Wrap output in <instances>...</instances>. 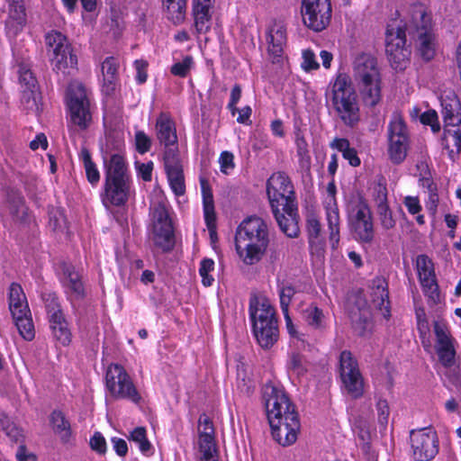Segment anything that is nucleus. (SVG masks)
I'll list each match as a JSON object with an SVG mask.
<instances>
[{
  "mask_svg": "<svg viewBox=\"0 0 461 461\" xmlns=\"http://www.w3.org/2000/svg\"><path fill=\"white\" fill-rule=\"evenodd\" d=\"M330 0H303L302 16L303 23L315 32H321L331 20Z\"/></svg>",
  "mask_w": 461,
  "mask_h": 461,
  "instance_id": "2eb2a0df",
  "label": "nucleus"
},
{
  "mask_svg": "<svg viewBox=\"0 0 461 461\" xmlns=\"http://www.w3.org/2000/svg\"><path fill=\"white\" fill-rule=\"evenodd\" d=\"M249 315L252 324L277 321L276 310L269 299L261 294H253L249 299Z\"/></svg>",
  "mask_w": 461,
  "mask_h": 461,
  "instance_id": "5701e85b",
  "label": "nucleus"
},
{
  "mask_svg": "<svg viewBox=\"0 0 461 461\" xmlns=\"http://www.w3.org/2000/svg\"><path fill=\"white\" fill-rule=\"evenodd\" d=\"M268 243V226L263 219L249 217L239 226L235 237V247L244 264L254 265L259 262Z\"/></svg>",
  "mask_w": 461,
  "mask_h": 461,
  "instance_id": "20e7f679",
  "label": "nucleus"
},
{
  "mask_svg": "<svg viewBox=\"0 0 461 461\" xmlns=\"http://www.w3.org/2000/svg\"><path fill=\"white\" fill-rule=\"evenodd\" d=\"M409 139V133L401 113H393L388 125V138Z\"/></svg>",
  "mask_w": 461,
  "mask_h": 461,
  "instance_id": "37998d69",
  "label": "nucleus"
},
{
  "mask_svg": "<svg viewBox=\"0 0 461 461\" xmlns=\"http://www.w3.org/2000/svg\"><path fill=\"white\" fill-rule=\"evenodd\" d=\"M267 194L280 230L289 238L297 237V207L290 178L285 173H274L267 180Z\"/></svg>",
  "mask_w": 461,
  "mask_h": 461,
  "instance_id": "7ed1b4c3",
  "label": "nucleus"
},
{
  "mask_svg": "<svg viewBox=\"0 0 461 461\" xmlns=\"http://www.w3.org/2000/svg\"><path fill=\"white\" fill-rule=\"evenodd\" d=\"M199 450L203 456H210L215 453L214 429L210 418L203 414L198 421Z\"/></svg>",
  "mask_w": 461,
  "mask_h": 461,
  "instance_id": "a878e982",
  "label": "nucleus"
},
{
  "mask_svg": "<svg viewBox=\"0 0 461 461\" xmlns=\"http://www.w3.org/2000/svg\"><path fill=\"white\" fill-rule=\"evenodd\" d=\"M118 60L113 57H107L101 64L103 90L106 95L112 94L118 82Z\"/></svg>",
  "mask_w": 461,
  "mask_h": 461,
  "instance_id": "2f4dec72",
  "label": "nucleus"
},
{
  "mask_svg": "<svg viewBox=\"0 0 461 461\" xmlns=\"http://www.w3.org/2000/svg\"><path fill=\"white\" fill-rule=\"evenodd\" d=\"M106 387L116 399H127L138 403L141 397L125 369L117 364L110 365L105 375Z\"/></svg>",
  "mask_w": 461,
  "mask_h": 461,
  "instance_id": "1a4fd4ad",
  "label": "nucleus"
},
{
  "mask_svg": "<svg viewBox=\"0 0 461 461\" xmlns=\"http://www.w3.org/2000/svg\"><path fill=\"white\" fill-rule=\"evenodd\" d=\"M193 64V58L191 56H186L183 60L175 63L171 67L170 71L174 76L185 77L191 70Z\"/></svg>",
  "mask_w": 461,
  "mask_h": 461,
  "instance_id": "603ef678",
  "label": "nucleus"
},
{
  "mask_svg": "<svg viewBox=\"0 0 461 461\" xmlns=\"http://www.w3.org/2000/svg\"><path fill=\"white\" fill-rule=\"evenodd\" d=\"M19 80L22 85L26 86V90L23 91L22 96V102L26 103V108H32L35 105L32 88L35 87L36 79L29 68L21 66L19 68Z\"/></svg>",
  "mask_w": 461,
  "mask_h": 461,
  "instance_id": "e433bc0d",
  "label": "nucleus"
},
{
  "mask_svg": "<svg viewBox=\"0 0 461 461\" xmlns=\"http://www.w3.org/2000/svg\"><path fill=\"white\" fill-rule=\"evenodd\" d=\"M266 41L269 55L279 58L286 42L285 25L281 22H273L267 31Z\"/></svg>",
  "mask_w": 461,
  "mask_h": 461,
  "instance_id": "bb28decb",
  "label": "nucleus"
},
{
  "mask_svg": "<svg viewBox=\"0 0 461 461\" xmlns=\"http://www.w3.org/2000/svg\"><path fill=\"white\" fill-rule=\"evenodd\" d=\"M412 456L416 461H429L438 452V440L435 430L421 429L411 432Z\"/></svg>",
  "mask_w": 461,
  "mask_h": 461,
  "instance_id": "dca6fc26",
  "label": "nucleus"
},
{
  "mask_svg": "<svg viewBox=\"0 0 461 461\" xmlns=\"http://www.w3.org/2000/svg\"><path fill=\"white\" fill-rule=\"evenodd\" d=\"M434 333L436 336V352L440 364L447 368L458 366L456 359V340L450 335L447 326L439 321L434 322Z\"/></svg>",
  "mask_w": 461,
  "mask_h": 461,
  "instance_id": "f3484780",
  "label": "nucleus"
},
{
  "mask_svg": "<svg viewBox=\"0 0 461 461\" xmlns=\"http://www.w3.org/2000/svg\"><path fill=\"white\" fill-rule=\"evenodd\" d=\"M296 149L301 167L308 170L311 167V156L309 153L308 144L305 139L302 136L296 137Z\"/></svg>",
  "mask_w": 461,
  "mask_h": 461,
  "instance_id": "de8ad7c7",
  "label": "nucleus"
},
{
  "mask_svg": "<svg viewBox=\"0 0 461 461\" xmlns=\"http://www.w3.org/2000/svg\"><path fill=\"white\" fill-rule=\"evenodd\" d=\"M409 148V139L388 138V155L393 164L402 163Z\"/></svg>",
  "mask_w": 461,
  "mask_h": 461,
  "instance_id": "58836bf2",
  "label": "nucleus"
},
{
  "mask_svg": "<svg viewBox=\"0 0 461 461\" xmlns=\"http://www.w3.org/2000/svg\"><path fill=\"white\" fill-rule=\"evenodd\" d=\"M70 120L80 129H86L92 120V107L87 89L82 83L71 82L67 95Z\"/></svg>",
  "mask_w": 461,
  "mask_h": 461,
  "instance_id": "0eeeda50",
  "label": "nucleus"
},
{
  "mask_svg": "<svg viewBox=\"0 0 461 461\" xmlns=\"http://www.w3.org/2000/svg\"><path fill=\"white\" fill-rule=\"evenodd\" d=\"M91 448L99 454H104L106 451V442L100 432H95L90 438Z\"/></svg>",
  "mask_w": 461,
  "mask_h": 461,
  "instance_id": "338daca9",
  "label": "nucleus"
},
{
  "mask_svg": "<svg viewBox=\"0 0 461 461\" xmlns=\"http://www.w3.org/2000/svg\"><path fill=\"white\" fill-rule=\"evenodd\" d=\"M164 165L171 190L177 196L183 195L185 193V184L178 153L173 149L166 151Z\"/></svg>",
  "mask_w": 461,
  "mask_h": 461,
  "instance_id": "412c9836",
  "label": "nucleus"
},
{
  "mask_svg": "<svg viewBox=\"0 0 461 461\" xmlns=\"http://www.w3.org/2000/svg\"><path fill=\"white\" fill-rule=\"evenodd\" d=\"M62 282L67 293L74 299H81L85 296V288L81 277L74 267L66 266L63 268Z\"/></svg>",
  "mask_w": 461,
  "mask_h": 461,
  "instance_id": "72a5a7b5",
  "label": "nucleus"
},
{
  "mask_svg": "<svg viewBox=\"0 0 461 461\" xmlns=\"http://www.w3.org/2000/svg\"><path fill=\"white\" fill-rule=\"evenodd\" d=\"M352 79L363 104L375 107L382 101V69L377 59L371 54L362 53L352 64V78L346 73H339L330 83L326 94L327 102L334 114L348 127L356 126L361 117L360 102Z\"/></svg>",
  "mask_w": 461,
  "mask_h": 461,
  "instance_id": "f257e3e1",
  "label": "nucleus"
},
{
  "mask_svg": "<svg viewBox=\"0 0 461 461\" xmlns=\"http://www.w3.org/2000/svg\"><path fill=\"white\" fill-rule=\"evenodd\" d=\"M263 399L272 436L281 446L293 445L300 431V420L295 407L286 393L278 387L266 385Z\"/></svg>",
  "mask_w": 461,
  "mask_h": 461,
  "instance_id": "f03ea898",
  "label": "nucleus"
},
{
  "mask_svg": "<svg viewBox=\"0 0 461 461\" xmlns=\"http://www.w3.org/2000/svg\"><path fill=\"white\" fill-rule=\"evenodd\" d=\"M384 279L376 277L372 283V305L385 318L389 316V299Z\"/></svg>",
  "mask_w": 461,
  "mask_h": 461,
  "instance_id": "473e14b6",
  "label": "nucleus"
},
{
  "mask_svg": "<svg viewBox=\"0 0 461 461\" xmlns=\"http://www.w3.org/2000/svg\"><path fill=\"white\" fill-rule=\"evenodd\" d=\"M7 202L10 204V210L12 213H18L23 212L24 209L23 198L17 192L12 191L8 194Z\"/></svg>",
  "mask_w": 461,
  "mask_h": 461,
  "instance_id": "680f3d73",
  "label": "nucleus"
},
{
  "mask_svg": "<svg viewBox=\"0 0 461 461\" xmlns=\"http://www.w3.org/2000/svg\"><path fill=\"white\" fill-rule=\"evenodd\" d=\"M287 367L290 372L298 377L303 375L306 372L305 361L299 354L290 356Z\"/></svg>",
  "mask_w": 461,
  "mask_h": 461,
  "instance_id": "3c124183",
  "label": "nucleus"
},
{
  "mask_svg": "<svg viewBox=\"0 0 461 461\" xmlns=\"http://www.w3.org/2000/svg\"><path fill=\"white\" fill-rule=\"evenodd\" d=\"M50 423L54 431L59 435L60 438L64 442L68 441L71 435L70 423L60 411H54L51 413Z\"/></svg>",
  "mask_w": 461,
  "mask_h": 461,
  "instance_id": "a19ab883",
  "label": "nucleus"
},
{
  "mask_svg": "<svg viewBox=\"0 0 461 461\" xmlns=\"http://www.w3.org/2000/svg\"><path fill=\"white\" fill-rule=\"evenodd\" d=\"M154 164L152 161L147 163L135 162L137 176L145 182H150L152 179V171Z\"/></svg>",
  "mask_w": 461,
  "mask_h": 461,
  "instance_id": "6e6d98bb",
  "label": "nucleus"
},
{
  "mask_svg": "<svg viewBox=\"0 0 461 461\" xmlns=\"http://www.w3.org/2000/svg\"><path fill=\"white\" fill-rule=\"evenodd\" d=\"M402 27L409 35L433 31L434 24L430 12L422 4L411 5L408 20Z\"/></svg>",
  "mask_w": 461,
  "mask_h": 461,
  "instance_id": "4be33fe9",
  "label": "nucleus"
},
{
  "mask_svg": "<svg viewBox=\"0 0 461 461\" xmlns=\"http://www.w3.org/2000/svg\"><path fill=\"white\" fill-rule=\"evenodd\" d=\"M9 309L20 335L26 340L34 338V327L26 295L18 284H12L9 289Z\"/></svg>",
  "mask_w": 461,
  "mask_h": 461,
  "instance_id": "6e6552de",
  "label": "nucleus"
},
{
  "mask_svg": "<svg viewBox=\"0 0 461 461\" xmlns=\"http://www.w3.org/2000/svg\"><path fill=\"white\" fill-rule=\"evenodd\" d=\"M167 18L175 24L182 23L185 19L187 0H162Z\"/></svg>",
  "mask_w": 461,
  "mask_h": 461,
  "instance_id": "4c0bfd02",
  "label": "nucleus"
},
{
  "mask_svg": "<svg viewBox=\"0 0 461 461\" xmlns=\"http://www.w3.org/2000/svg\"><path fill=\"white\" fill-rule=\"evenodd\" d=\"M252 328L258 343L263 348H271L278 339L277 321L252 324Z\"/></svg>",
  "mask_w": 461,
  "mask_h": 461,
  "instance_id": "c756f323",
  "label": "nucleus"
},
{
  "mask_svg": "<svg viewBox=\"0 0 461 461\" xmlns=\"http://www.w3.org/2000/svg\"><path fill=\"white\" fill-rule=\"evenodd\" d=\"M351 321L353 328L357 335L365 336L372 329V314L369 307L363 303L362 306L357 307V312H351Z\"/></svg>",
  "mask_w": 461,
  "mask_h": 461,
  "instance_id": "c9c22d12",
  "label": "nucleus"
},
{
  "mask_svg": "<svg viewBox=\"0 0 461 461\" xmlns=\"http://www.w3.org/2000/svg\"><path fill=\"white\" fill-rule=\"evenodd\" d=\"M424 185H426L428 190V200L425 203L426 209L432 216H435L439 202L437 185L431 180L426 179L424 180Z\"/></svg>",
  "mask_w": 461,
  "mask_h": 461,
  "instance_id": "a18cd8bd",
  "label": "nucleus"
},
{
  "mask_svg": "<svg viewBox=\"0 0 461 461\" xmlns=\"http://www.w3.org/2000/svg\"><path fill=\"white\" fill-rule=\"evenodd\" d=\"M444 135L442 145L448 149V156L455 160L461 151V117L460 104L453 94L441 97Z\"/></svg>",
  "mask_w": 461,
  "mask_h": 461,
  "instance_id": "423d86ee",
  "label": "nucleus"
},
{
  "mask_svg": "<svg viewBox=\"0 0 461 461\" xmlns=\"http://www.w3.org/2000/svg\"><path fill=\"white\" fill-rule=\"evenodd\" d=\"M307 230L311 245L318 243L319 235L321 232V223L315 217H311L307 220Z\"/></svg>",
  "mask_w": 461,
  "mask_h": 461,
  "instance_id": "052dcab7",
  "label": "nucleus"
},
{
  "mask_svg": "<svg viewBox=\"0 0 461 461\" xmlns=\"http://www.w3.org/2000/svg\"><path fill=\"white\" fill-rule=\"evenodd\" d=\"M221 172L224 175H230L234 167V156L230 151H222L219 158Z\"/></svg>",
  "mask_w": 461,
  "mask_h": 461,
  "instance_id": "864d4df0",
  "label": "nucleus"
},
{
  "mask_svg": "<svg viewBox=\"0 0 461 461\" xmlns=\"http://www.w3.org/2000/svg\"><path fill=\"white\" fill-rule=\"evenodd\" d=\"M416 268L424 294L429 302L436 303L439 300V291L432 261L426 255H420L416 259Z\"/></svg>",
  "mask_w": 461,
  "mask_h": 461,
  "instance_id": "aec40b11",
  "label": "nucleus"
},
{
  "mask_svg": "<svg viewBox=\"0 0 461 461\" xmlns=\"http://www.w3.org/2000/svg\"><path fill=\"white\" fill-rule=\"evenodd\" d=\"M339 375L344 389L352 398L357 399L364 394V378L350 351L344 350L339 355Z\"/></svg>",
  "mask_w": 461,
  "mask_h": 461,
  "instance_id": "f8f14e48",
  "label": "nucleus"
},
{
  "mask_svg": "<svg viewBox=\"0 0 461 461\" xmlns=\"http://www.w3.org/2000/svg\"><path fill=\"white\" fill-rule=\"evenodd\" d=\"M79 158L84 164L86 176L88 182L96 185L100 181V173L96 165L92 161L90 152L86 148H82L79 153Z\"/></svg>",
  "mask_w": 461,
  "mask_h": 461,
  "instance_id": "79ce46f5",
  "label": "nucleus"
},
{
  "mask_svg": "<svg viewBox=\"0 0 461 461\" xmlns=\"http://www.w3.org/2000/svg\"><path fill=\"white\" fill-rule=\"evenodd\" d=\"M168 209L169 205L164 194L160 192L155 193L149 206V239L154 246L163 252L170 251L175 246L174 230Z\"/></svg>",
  "mask_w": 461,
  "mask_h": 461,
  "instance_id": "39448f33",
  "label": "nucleus"
},
{
  "mask_svg": "<svg viewBox=\"0 0 461 461\" xmlns=\"http://www.w3.org/2000/svg\"><path fill=\"white\" fill-rule=\"evenodd\" d=\"M135 145L139 153L145 154L150 149L151 140L144 131H139L135 133Z\"/></svg>",
  "mask_w": 461,
  "mask_h": 461,
  "instance_id": "4d7b16f0",
  "label": "nucleus"
},
{
  "mask_svg": "<svg viewBox=\"0 0 461 461\" xmlns=\"http://www.w3.org/2000/svg\"><path fill=\"white\" fill-rule=\"evenodd\" d=\"M373 198L376 210L387 207V189L384 185L378 184L374 187Z\"/></svg>",
  "mask_w": 461,
  "mask_h": 461,
  "instance_id": "5fc2aeb1",
  "label": "nucleus"
},
{
  "mask_svg": "<svg viewBox=\"0 0 461 461\" xmlns=\"http://www.w3.org/2000/svg\"><path fill=\"white\" fill-rule=\"evenodd\" d=\"M27 23L26 8L23 0H10L5 27L14 34L21 32Z\"/></svg>",
  "mask_w": 461,
  "mask_h": 461,
  "instance_id": "cd10ccee",
  "label": "nucleus"
},
{
  "mask_svg": "<svg viewBox=\"0 0 461 461\" xmlns=\"http://www.w3.org/2000/svg\"><path fill=\"white\" fill-rule=\"evenodd\" d=\"M302 68L305 71L317 69L319 68V63L316 61L315 55L312 50H305L303 51Z\"/></svg>",
  "mask_w": 461,
  "mask_h": 461,
  "instance_id": "69168bd1",
  "label": "nucleus"
},
{
  "mask_svg": "<svg viewBox=\"0 0 461 461\" xmlns=\"http://www.w3.org/2000/svg\"><path fill=\"white\" fill-rule=\"evenodd\" d=\"M157 138L165 146V152L177 151V135L173 120L166 113H160L156 122Z\"/></svg>",
  "mask_w": 461,
  "mask_h": 461,
  "instance_id": "b1692460",
  "label": "nucleus"
},
{
  "mask_svg": "<svg viewBox=\"0 0 461 461\" xmlns=\"http://www.w3.org/2000/svg\"><path fill=\"white\" fill-rule=\"evenodd\" d=\"M414 41L417 52L424 60L434 58L437 50V37L435 30L410 35Z\"/></svg>",
  "mask_w": 461,
  "mask_h": 461,
  "instance_id": "7c9ffc66",
  "label": "nucleus"
},
{
  "mask_svg": "<svg viewBox=\"0 0 461 461\" xmlns=\"http://www.w3.org/2000/svg\"><path fill=\"white\" fill-rule=\"evenodd\" d=\"M305 317L308 323L313 327H320L323 320L322 311L315 306H310L305 311Z\"/></svg>",
  "mask_w": 461,
  "mask_h": 461,
  "instance_id": "13d9d810",
  "label": "nucleus"
},
{
  "mask_svg": "<svg viewBox=\"0 0 461 461\" xmlns=\"http://www.w3.org/2000/svg\"><path fill=\"white\" fill-rule=\"evenodd\" d=\"M278 294L282 312L286 314V312H289V305L295 294V290L292 285L281 283L278 285Z\"/></svg>",
  "mask_w": 461,
  "mask_h": 461,
  "instance_id": "49530a36",
  "label": "nucleus"
},
{
  "mask_svg": "<svg viewBox=\"0 0 461 461\" xmlns=\"http://www.w3.org/2000/svg\"><path fill=\"white\" fill-rule=\"evenodd\" d=\"M132 180L104 179L100 194L102 203L107 209L112 206H123L127 203Z\"/></svg>",
  "mask_w": 461,
  "mask_h": 461,
  "instance_id": "a211bd4d",
  "label": "nucleus"
},
{
  "mask_svg": "<svg viewBox=\"0 0 461 461\" xmlns=\"http://www.w3.org/2000/svg\"><path fill=\"white\" fill-rule=\"evenodd\" d=\"M403 204L405 205L409 213L412 215L418 214L421 211V205L417 196H405L403 199Z\"/></svg>",
  "mask_w": 461,
  "mask_h": 461,
  "instance_id": "774afa93",
  "label": "nucleus"
},
{
  "mask_svg": "<svg viewBox=\"0 0 461 461\" xmlns=\"http://www.w3.org/2000/svg\"><path fill=\"white\" fill-rule=\"evenodd\" d=\"M336 185L333 181L330 182L323 194L322 204L326 213V220L330 229V240L332 247L335 248L339 241V212L336 199Z\"/></svg>",
  "mask_w": 461,
  "mask_h": 461,
  "instance_id": "6ab92c4d",
  "label": "nucleus"
},
{
  "mask_svg": "<svg viewBox=\"0 0 461 461\" xmlns=\"http://www.w3.org/2000/svg\"><path fill=\"white\" fill-rule=\"evenodd\" d=\"M212 3L213 0H193L194 27L198 35L211 30Z\"/></svg>",
  "mask_w": 461,
  "mask_h": 461,
  "instance_id": "393cba45",
  "label": "nucleus"
},
{
  "mask_svg": "<svg viewBox=\"0 0 461 461\" xmlns=\"http://www.w3.org/2000/svg\"><path fill=\"white\" fill-rule=\"evenodd\" d=\"M46 45L55 70L66 73L67 69L76 68L77 64V56L73 54L71 46L65 35L57 31L49 32L46 35Z\"/></svg>",
  "mask_w": 461,
  "mask_h": 461,
  "instance_id": "9d476101",
  "label": "nucleus"
},
{
  "mask_svg": "<svg viewBox=\"0 0 461 461\" xmlns=\"http://www.w3.org/2000/svg\"><path fill=\"white\" fill-rule=\"evenodd\" d=\"M406 31L402 25L389 24L386 32V54L392 67L402 70L406 68L411 50L406 46Z\"/></svg>",
  "mask_w": 461,
  "mask_h": 461,
  "instance_id": "ddd939ff",
  "label": "nucleus"
},
{
  "mask_svg": "<svg viewBox=\"0 0 461 461\" xmlns=\"http://www.w3.org/2000/svg\"><path fill=\"white\" fill-rule=\"evenodd\" d=\"M200 185L203 196L204 220L208 229L212 230V229L215 227L216 222L212 191L208 181L204 178L200 179Z\"/></svg>",
  "mask_w": 461,
  "mask_h": 461,
  "instance_id": "f704fd0d",
  "label": "nucleus"
},
{
  "mask_svg": "<svg viewBox=\"0 0 461 461\" xmlns=\"http://www.w3.org/2000/svg\"><path fill=\"white\" fill-rule=\"evenodd\" d=\"M348 210L349 223L357 237L363 242L372 241L374 226L367 203L361 196L354 197L350 200Z\"/></svg>",
  "mask_w": 461,
  "mask_h": 461,
  "instance_id": "9b49d317",
  "label": "nucleus"
},
{
  "mask_svg": "<svg viewBox=\"0 0 461 461\" xmlns=\"http://www.w3.org/2000/svg\"><path fill=\"white\" fill-rule=\"evenodd\" d=\"M43 300L54 339L63 346L68 345L71 341V331L58 297L55 294H47L44 295Z\"/></svg>",
  "mask_w": 461,
  "mask_h": 461,
  "instance_id": "4468645a",
  "label": "nucleus"
},
{
  "mask_svg": "<svg viewBox=\"0 0 461 461\" xmlns=\"http://www.w3.org/2000/svg\"><path fill=\"white\" fill-rule=\"evenodd\" d=\"M214 270V261L211 258H203L200 263L199 274L204 286H211L214 278L210 275Z\"/></svg>",
  "mask_w": 461,
  "mask_h": 461,
  "instance_id": "8fccbe9b",
  "label": "nucleus"
},
{
  "mask_svg": "<svg viewBox=\"0 0 461 461\" xmlns=\"http://www.w3.org/2000/svg\"><path fill=\"white\" fill-rule=\"evenodd\" d=\"M240 97L241 87L240 85H235L230 91V101L227 105V108L230 110L232 116H235L238 112L237 104L240 100Z\"/></svg>",
  "mask_w": 461,
  "mask_h": 461,
  "instance_id": "0e129e2a",
  "label": "nucleus"
},
{
  "mask_svg": "<svg viewBox=\"0 0 461 461\" xmlns=\"http://www.w3.org/2000/svg\"><path fill=\"white\" fill-rule=\"evenodd\" d=\"M104 179L131 180L125 158L119 154H112L104 158Z\"/></svg>",
  "mask_w": 461,
  "mask_h": 461,
  "instance_id": "c85d7f7f",
  "label": "nucleus"
},
{
  "mask_svg": "<svg viewBox=\"0 0 461 461\" xmlns=\"http://www.w3.org/2000/svg\"><path fill=\"white\" fill-rule=\"evenodd\" d=\"M131 439L135 442L140 452L146 456L152 454V446L147 439L146 429L142 427L134 429L131 433Z\"/></svg>",
  "mask_w": 461,
  "mask_h": 461,
  "instance_id": "c03bdc74",
  "label": "nucleus"
},
{
  "mask_svg": "<svg viewBox=\"0 0 461 461\" xmlns=\"http://www.w3.org/2000/svg\"><path fill=\"white\" fill-rule=\"evenodd\" d=\"M420 122L423 124L429 125L433 132H438L440 129L438 121V114L434 110H429L423 113L420 116Z\"/></svg>",
  "mask_w": 461,
  "mask_h": 461,
  "instance_id": "e2e57ef3",
  "label": "nucleus"
},
{
  "mask_svg": "<svg viewBox=\"0 0 461 461\" xmlns=\"http://www.w3.org/2000/svg\"><path fill=\"white\" fill-rule=\"evenodd\" d=\"M332 149H335L342 153V156L353 167L360 165V159L357 157V151L354 148L350 147L349 141L347 139L336 138L330 144Z\"/></svg>",
  "mask_w": 461,
  "mask_h": 461,
  "instance_id": "ea45409f",
  "label": "nucleus"
},
{
  "mask_svg": "<svg viewBox=\"0 0 461 461\" xmlns=\"http://www.w3.org/2000/svg\"><path fill=\"white\" fill-rule=\"evenodd\" d=\"M381 225L385 230L393 229L395 226V220L393 217L389 206L376 210Z\"/></svg>",
  "mask_w": 461,
  "mask_h": 461,
  "instance_id": "bf43d9fd",
  "label": "nucleus"
},
{
  "mask_svg": "<svg viewBox=\"0 0 461 461\" xmlns=\"http://www.w3.org/2000/svg\"><path fill=\"white\" fill-rule=\"evenodd\" d=\"M237 387L240 393L249 395L255 388V383L246 374L244 369L238 368Z\"/></svg>",
  "mask_w": 461,
  "mask_h": 461,
  "instance_id": "09e8293b",
  "label": "nucleus"
}]
</instances>
